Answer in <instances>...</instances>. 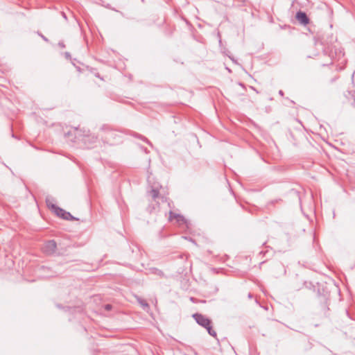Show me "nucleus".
<instances>
[{
    "mask_svg": "<svg viewBox=\"0 0 355 355\" xmlns=\"http://www.w3.org/2000/svg\"><path fill=\"white\" fill-rule=\"evenodd\" d=\"M97 137L105 144L113 146L122 142L123 135L107 125H103L99 130Z\"/></svg>",
    "mask_w": 355,
    "mask_h": 355,
    "instance_id": "f257e3e1",
    "label": "nucleus"
},
{
    "mask_svg": "<svg viewBox=\"0 0 355 355\" xmlns=\"http://www.w3.org/2000/svg\"><path fill=\"white\" fill-rule=\"evenodd\" d=\"M192 317L198 324L207 329V333L210 336L214 338L216 337V332L212 328V321L211 319L200 313H193Z\"/></svg>",
    "mask_w": 355,
    "mask_h": 355,
    "instance_id": "f03ea898",
    "label": "nucleus"
},
{
    "mask_svg": "<svg viewBox=\"0 0 355 355\" xmlns=\"http://www.w3.org/2000/svg\"><path fill=\"white\" fill-rule=\"evenodd\" d=\"M147 182L150 187V193L153 199L155 201L157 198L159 197V189L162 188L160 184L155 180V178L153 176L151 172L149 170L147 171Z\"/></svg>",
    "mask_w": 355,
    "mask_h": 355,
    "instance_id": "7ed1b4c3",
    "label": "nucleus"
},
{
    "mask_svg": "<svg viewBox=\"0 0 355 355\" xmlns=\"http://www.w3.org/2000/svg\"><path fill=\"white\" fill-rule=\"evenodd\" d=\"M47 206L51 209V210L59 217L62 219L68 220H73L75 218L68 211H66L63 209L56 206L53 204H50L49 200H46Z\"/></svg>",
    "mask_w": 355,
    "mask_h": 355,
    "instance_id": "20e7f679",
    "label": "nucleus"
},
{
    "mask_svg": "<svg viewBox=\"0 0 355 355\" xmlns=\"http://www.w3.org/2000/svg\"><path fill=\"white\" fill-rule=\"evenodd\" d=\"M56 248V242L54 240H49L44 244L42 250L45 254L50 255L55 252Z\"/></svg>",
    "mask_w": 355,
    "mask_h": 355,
    "instance_id": "39448f33",
    "label": "nucleus"
},
{
    "mask_svg": "<svg viewBox=\"0 0 355 355\" xmlns=\"http://www.w3.org/2000/svg\"><path fill=\"white\" fill-rule=\"evenodd\" d=\"M135 299L137 300L143 311L148 313L150 315H153V313L150 311V306L146 299H144L137 295H135Z\"/></svg>",
    "mask_w": 355,
    "mask_h": 355,
    "instance_id": "423d86ee",
    "label": "nucleus"
},
{
    "mask_svg": "<svg viewBox=\"0 0 355 355\" xmlns=\"http://www.w3.org/2000/svg\"><path fill=\"white\" fill-rule=\"evenodd\" d=\"M295 18L301 24L304 26L309 24V18L306 13L303 11H297L296 12Z\"/></svg>",
    "mask_w": 355,
    "mask_h": 355,
    "instance_id": "0eeeda50",
    "label": "nucleus"
},
{
    "mask_svg": "<svg viewBox=\"0 0 355 355\" xmlns=\"http://www.w3.org/2000/svg\"><path fill=\"white\" fill-rule=\"evenodd\" d=\"M178 218H176L177 223L179 225H185L187 227H189V222L187 219H186L182 215L180 214L177 216Z\"/></svg>",
    "mask_w": 355,
    "mask_h": 355,
    "instance_id": "6e6552de",
    "label": "nucleus"
},
{
    "mask_svg": "<svg viewBox=\"0 0 355 355\" xmlns=\"http://www.w3.org/2000/svg\"><path fill=\"white\" fill-rule=\"evenodd\" d=\"M134 136H135V138L141 139L143 141H144L145 142H146L150 146H153L151 142L147 138H146L145 137H144V136H142V135H139L138 133H136V132H135Z\"/></svg>",
    "mask_w": 355,
    "mask_h": 355,
    "instance_id": "1a4fd4ad",
    "label": "nucleus"
},
{
    "mask_svg": "<svg viewBox=\"0 0 355 355\" xmlns=\"http://www.w3.org/2000/svg\"><path fill=\"white\" fill-rule=\"evenodd\" d=\"M151 272L153 274H154L155 275H157L159 277L164 276V272L158 268H151Z\"/></svg>",
    "mask_w": 355,
    "mask_h": 355,
    "instance_id": "9d476101",
    "label": "nucleus"
},
{
    "mask_svg": "<svg viewBox=\"0 0 355 355\" xmlns=\"http://www.w3.org/2000/svg\"><path fill=\"white\" fill-rule=\"evenodd\" d=\"M179 215L180 214H175V213L173 212L172 211H170V212H169V220H171L173 219H176V218H178L177 216H179Z\"/></svg>",
    "mask_w": 355,
    "mask_h": 355,
    "instance_id": "9b49d317",
    "label": "nucleus"
},
{
    "mask_svg": "<svg viewBox=\"0 0 355 355\" xmlns=\"http://www.w3.org/2000/svg\"><path fill=\"white\" fill-rule=\"evenodd\" d=\"M137 146L139 148V149L141 150L144 151L145 153H148V149L146 148L141 146L140 144H137Z\"/></svg>",
    "mask_w": 355,
    "mask_h": 355,
    "instance_id": "f8f14e48",
    "label": "nucleus"
},
{
    "mask_svg": "<svg viewBox=\"0 0 355 355\" xmlns=\"http://www.w3.org/2000/svg\"><path fill=\"white\" fill-rule=\"evenodd\" d=\"M106 311H110L112 309V306L110 304H105L104 306Z\"/></svg>",
    "mask_w": 355,
    "mask_h": 355,
    "instance_id": "ddd939ff",
    "label": "nucleus"
},
{
    "mask_svg": "<svg viewBox=\"0 0 355 355\" xmlns=\"http://www.w3.org/2000/svg\"><path fill=\"white\" fill-rule=\"evenodd\" d=\"M158 204H159V202H157L155 205H153L152 206L150 205L149 207H148V209H150V212H151L153 209H155V206H157Z\"/></svg>",
    "mask_w": 355,
    "mask_h": 355,
    "instance_id": "4468645a",
    "label": "nucleus"
},
{
    "mask_svg": "<svg viewBox=\"0 0 355 355\" xmlns=\"http://www.w3.org/2000/svg\"><path fill=\"white\" fill-rule=\"evenodd\" d=\"M58 46H59L60 47H61L62 49L65 48V45H64V42H60L58 43Z\"/></svg>",
    "mask_w": 355,
    "mask_h": 355,
    "instance_id": "2eb2a0df",
    "label": "nucleus"
},
{
    "mask_svg": "<svg viewBox=\"0 0 355 355\" xmlns=\"http://www.w3.org/2000/svg\"><path fill=\"white\" fill-rule=\"evenodd\" d=\"M39 35L45 41V42H49V40L45 37L42 34L40 33Z\"/></svg>",
    "mask_w": 355,
    "mask_h": 355,
    "instance_id": "dca6fc26",
    "label": "nucleus"
},
{
    "mask_svg": "<svg viewBox=\"0 0 355 355\" xmlns=\"http://www.w3.org/2000/svg\"><path fill=\"white\" fill-rule=\"evenodd\" d=\"M228 57L232 60L233 62L237 63L236 60L232 56L228 55Z\"/></svg>",
    "mask_w": 355,
    "mask_h": 355,
    "instance_id": "f3484780",
    "label": "nucleus"
},
{
    "mask_svg": "<svg viewBox=\"0 0 355 355\" xmlns=\"http://www.w3.org/2000/svg\"><path fill=\"white\" fill-rule=\"evenodd\" d=\"M248 297L249 299H252L253 297V295L252 293H249Z\"/></svg>",
    "mask_w": 355,
    "mask_h": 355,
    "instance_id": "a211bd4d",
    "label": "nucleus"
},
{
    "mask_svg": "<svg viewBox=\"0 0 355 355\" xmlns=\"http://www.w3.org/2000/svg\"><path fill=\"white\" fill-rule=\"evenodd\" d=\"M279 94L280 96H284V92H283L282 90H279Z\"/></svg>",
    "mask_w": 355,
    "mask_h": 355,
    "instance_id": "6ab92c4d",
    "label": "nucleus"
},
{
    "mask_svg": "<svg viewBox=\"0 0 355 355\" xmlns=\"http://www.w3.org/2000/svg\"><path fill=\"white\" fill-rule=\"evenodd\" d=\"M95 76H96V77H97V78H101V80H103V78L100 76V75H99V73H96V74H95Z\"/></svg>",
    "mask_w": 355,
    "mask_h": 355,
    "instance_id": "aec40b11",
    "label": "nucleus"
},
{
    "mask_svg": "<svg viewBox=\"0 0 355 355\" xmlns=\"http://www.w3.org/2000/svg\"><path fill=\"white\" fill-rule=\"evenodd\" d=\"M147 162H148V167L149 168L150 159L149 158H148Z\"/></svg>",
    "mask_w": 355,
    "mask_h": 355,
    "instance_id": "412c9836",
    "label": "nucleus"
},
{
    "mask_svg": "<svg viewBox=\"0 0 355 355\" xmlns=\"http://www.w3.org/2000/svg\"><path fill=\"white\" fill-rule=\"evenodd\" d=\"M62 16H63L64 18L67 19V17H66V15H65L64 12H62Z\"/></svg>",
    "mask_w": 355,
    "mask_h": 355,
    "instance_id": "4be33fe9",
    "label": "nucleus"
},
{
    "mask_svg": "<svg viewBox=\"0 0 355 355\" xmlns=\"http://www.w3.org/2000/svg\"><path fill=\"white\" fill-rule=\"evenodd\" d=\"M251 88H252L254 91H255L257 93H258V92L257 91V89H256L254 87H251Z\"/></svg>",
    "mask_w": 355,
    "mask_h": 355,
    "instance_id": "5701e85b",
    "label": "nucleus"
},
{
    "mask_svg": "<svg viewBox=\"0 0 355 355\" xmlns=\"http://www.w3.org/2000/svg\"><path fill=\"white\" fill-rule=\"evenodd\" d=\"M162 202H164V200H166V198H164V196H162Z\"/></svg>",
    "mask_w": 355,
    "mask_h": 355,
    "instance_id": "b1692460",
    "label": "nucleus"
},
{
    "mask_svg": "<svg viewBox=\"0 0 355 355\" xmlns=\"http://www.w3.org/2000/svg\"><path fill=\"white\" fill-rule=\"evenodd\" d=\"M66 56H69V53H66Z\"/></svg>",
    "mask_w": 355,
    "mask_h": 355,
    "instance_id": "393cba45",
    "label": "nucleus"
}]
</instances>
